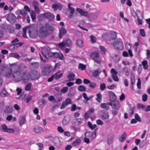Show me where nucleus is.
<instances>
[{
	"label": "nucleus",
	"instance_id": "nucleus-21",
	"mask_svg": "<svg viewBox=\"0 0 150 150\" xmlns=\"http://www.w3.org/2000/svg\"><path fill=\"white\" fill-rule=\"evenodd\" d=\"M101 118L103 119H107L109 118L108 113L107 111H104L101 115Z\"/></svg>",
	"mask_w": 150,
	"mask_h": 150
},
{
	"label": "nucleus",
	"instance_id": "nucleus-31",
	"mask_svg": "<svg viewBox=\"0 0 150 150\" xmlns=\"http://www.w3.org/2000/svg\"><path fill=\"white\" fill-rule=\"evenodd\" d=\"M0 129L4 132H7L8 129L7 126L5 125H1L0 127Z\"/></svg>",
	"mask_w": 150,
	"mask_h": 150
},
{
	"label": "nucleus",
	"instance_id": "nucleus-27",
	"mask_svg": "<svg viewBox=\"0 0 150 150\" xmlns=\"http://www.w3.org/2000/svg\"><path fill=\"white\" fill-rule=\"evenodd\" d=\"M81 142L80 139H78L75 141H73L71 143V144L74 146H77L79 145Z\"/></svg>",
	"mask_w": 150,
	"mask_h": 150
},
{
	"label": "nucleus",
	"instance_id": "nucleus-50",
	"mask_svg": "<svg viewBox=\"0 0 150 150\" xmlns=\"http://www.w3.org/2000/svg\"><path fill=\"white\" fill-rule=\"evenodd\" d=\"M30 16L33 21L36 18V16L34 12L32 11L30 13Z\"/></svg>",
	"mask_w": 150,
	"mask_h": 150
},
{
	"label": "nucleus",
	"instance_id": "nucleus-35",
	"mask_svg": "<svg viewBox=\"0 0 150 150\" xmlns=\"http://www.w3.org/2000/svg\"><path fill=\"white\" fill-rule=\"evenodd\" d=\"M142 64L143 66L144 69H148V66L147 64V62L146 60H144L142 62Z\"/></svg>",
	"mask_w": 150,
	"mask_h": 150
},
{
	"label": "nucleus",
	"instance_id": "nucleus-2",
	"mask_svg": "<svg viewBox=\"0 0 150 150\" xmlns=\"http://www.w3.org/2000/svg\"><path fill=\"white\" fill-rule=\"evenodd\" d=\"M25 28H27V30H28V33L31 38H34L37 36L38 29L37 25L33 24Z\"/></svg>",
	"mask_w": 150,
	"mask_h": 150
},
{
	"label": "nucleus",
	"instance_id": "nucleus-33",
	"mask_svg": "<svg viewBox=\"0 0 150 150\" xmlns=\"http://www.w3.org/2000/svg\"><path fill=\"white\" fill-rule=\"evenodd\" d=\"M9 56L10 57H12L17 59L20 57V56L18 54L16 53H11L9 54Z\"/></svg>",
	"mask_w": 150,
	"mask_h": 150
},
{
	"label": "nucleus",
	"instance_id": "nucleus-62",
	"mask_svg": "<svg viewBox=\"0 0 150 150\" xmlns=\"http://www.w3.org/2000/svg\"><path fill=\"white\" fill-rule=\"evenodd\" d=\"M76 108L77 107L75 104L72 105L71 107V111H75L76 109Z\"/></svg>",
	"mask_w": 150,
	"mask_h": 150
},
{
	"label": "nucleus",
	"instance_id": "nucleus-44",
	"mask_svg": "<svg viewBox=\"0 0 150 150\" xmlns=\"http://www.w3.org/2000/svg\"><path fill=\"white\" fill-rule=\"evenodd\" d=\"M96 96L97 98L96 99L97 101L98 102H100L102 99V95L100 93H98L97 94Z\"/></svg>",
	"mask_w": 150,
	"mask_h": 150
},
{
	"label": "nucleus",
	"instance_id": "nucleus-5",
	"mask_svg": "<svg viewBox=\"0 0 150 150\" xmlns=\"http://www.w3.org/2000/svg\"><path fill=\"white\" fill-rule=\"evenodd\" d=\"M41 52L44 57L46 58H47V55L49 57H51V55L52 54V52H50V48L47 46L42 48Z\"/></svg>",
	"mask_w": 150,
	"mask_h": 150
},
{
	"label": "nucleus",
	"instance_id": "nucleus-64",
	"mask_svg": "<svg viewBox=\"0 0 150 150\" xmlns=\"http://www.w3.org/2000/svg\"><path fill=\"white\" fill-rule=\"evenodd\" d=\"M75 83L78 84H80L82 83V81L80 79L78 78L76 80Z\"/></svg>",
	"mask_w": 150,
	"mask_h": 150
},
{
	"label": "nucleus",
	"instance_id": "nucleus-15",
	"mask_svg": "<svg viewBox=\"0 0 150 150\" xmlns=\"http://www.w3.org/2000/svg\"><path fill=\"white\" fill-rule=\"evenodd\" d=\"M76 11L79 12L82 16H87L88 14L87 11H85L82 9L79 8H77L76 9Z\"/></svg>",
	"mask_w": 150,
	"mask_h": 150
},
{
	"label": "nucleus",
	"instance_id": "nucleus-58",
	"mask_svg": "<svg viewBox=\"0 0 150 150\" xmlns=\"http://www.w3.org/2000/svg\"><path fill=\"white\" fill-rule=\"evenodd\" d=\"M110 72L112 74V75H115L117 74V72L114 69H112L110 71Z\"/></svg>",
	"mask_w": 150,
	"mask_h": 150
},
{
	"label": "nucleus",
	"instance_id": "nucleus-11",
	"mask_svg": "<svg viewBox=\"0 0 150 150\" xmlns=\"http://www.w3.org/2000/svg\"><path fill=\"white\" fill-rule=\"evenodd\" d=\"M52 54L51 55V57H53L55 58H59L60 60H63L64 58V56L62 53L52 52Z\"/></svg>",
	"mask_w": 150,
	"mask_h": 150
},
{
	"label": "nucleus",
	"instance_id": "nucleus-23",
	"mask_svg": "<svg viewBox=\"0 0 150 150\" xmlns=\"http://www.w3.org/2000/svg\"><path fill=\"white\" fill-rule=\"evenodd\" d=\"M60 71H59L55 73L53 75L54 76V79L56 80L59 79L62 77L63 75V73H61L58 74Z\"/></svg>",
	"mask_w": 150,
	"mask_h": 150
},
{
	"label": "nucleus",
	"instance_id": "nucleus-4",
	"mask_svg": "<svg viewBox=\"0 0 150 150\" xmlns=\"http://www.w3.org/2000/svg\"><path fill=\"white\" fill-rule=\"evenodd\" d=\"M40 76V73L36 70H31L28 73V77L31 80H35L38 79Z\"/></svg>",
	"mask_w": 150,
	"mask_h": 150
},
{
	"label": "nucleus",
	"instance_id": "nucleus-20",
	"mask_svg": "<svg viewBox=\"0 0 150 150\" xmlns=\"http://www.w3.org/2000/svg\"><path fill=\"white\" fill-rule=\"evenodd\" d=\"M44 16L48 18L50 20H52L54 18V16L50 13H46L43 14Z\"/></svg>",
	"mask_w": 150,
	"mask_h": 150
},
{
	"label": "nucleus",
	"instance_id": "nucleus-9",
	"mask_svg": "<svg viewBox=\"0 0 150 150\" xmlns=\"http://www.w3.org/2000/svg\"><path fill=\"white\" fill-rule=\"evenodd\" d=\"M72 103L71 100L69 98H67L65 101L62 102V104L60 107L61 109H64L66 106L69 104Z\"/></svg>",
	"mask_w": 150,
	"mask_h": 150
},
{
	"label": "nucleus",
	"instance_id": "nucleus-41",
	"mask_svg": "<svg viewBox=\"0 0 150 150\" xmlns=\"http://www.w3.org/2000/svg\"><path fill=\"white\" fill-rule=\"evenodd\" d=\"M111 38L112 40L115 39L117 37L116 33L114 31H112L111 33Z\"/></svg>",
	"mask_w": 150,
	"mask_h": 150
},
{
	"label": "nucleus",
	"instance_id": "nucleus-56",
	"mask_svg": "<svg viewBox=\"0 0 150 150\" xmlns=\"http://www.w3.org/2000/svg\"><path fill=\"white\" fill-rule=\"evenodd\" d=\"M140 33L143 37H145L146 35L145 31L143 29H142L140 30Z\"/></svg>",
	"mask_w": 150,
	"mask_h": 150
},
{
	"label": "nucleus",
	"instance_id": "nucleus-22",
	"mask_svg": "<svg viewBox=\"0 0 150 150\" xmlns=\"http://www.w3.org/2000/svg\"><path fill=\"white\" fill-rule=\"evenodd\" d=\"M77 46L80 47H83V42L82 40L81 39H78L76 42Z\"/></svg>",
	"mask_w": 150,
	"mask_h": 150
},
{
	"label": "nucleus",
	"instance_id": "nucleus-14",
	"mask_svg": "<svg viewBox=\"0 0 150 150\" xmlns=\"http://www.w3.org/2000/svg\"><path fill=\"white\" fill-rule=\"evenodd\" d=\"M109 105L112 106V103H102L100 105V107L106 110H108L110 108Z\"/></svg>",
	"mask_w": 150,
	"mask_h": 150
},
{
	"label": "nucleus",
	"instance_id": "nucleus-30",
	"mask_svg": "<svg viewBox=\"0 0 150 150\" xmlns=\"http://www.w3.org/2000/svg\"><path fill=\"white\" fill-rule=\"evenodd\" d=\"M101 72V71L100 69L96 70L93 72L92 75L93 77H96L98 76Z\"/></svg>",
	"mask_w": 150,
	"mask_h": 150
},
{
	"label": "nucleus",
	"instance_id": "nucleus-52",
	"mask_svg": "<svg viewBox=\"0 0 150 150\" xmlns=\"http://www.w3.org/2000/svg\"><path fill=\"white\" fill-rule=\"evenodd\" d=\"M90 38L91 39V42H92L93 43L95 42L96 40V38L94 37V36L91 35L90 36Z\"/></svg>",
	"mask_w": 150,
	"mask_h": 150
},
{
	"label": "nucleus",
	"instance_id": "nucleus-40",
	"mask_svg": "<svg viewBox=\"0 0 150 150\" xmlns=\"http://www.w3.org/2000/svg\"><path fill=\"white\" fill-rule=\"evenodd\" d=\"M113 137L112 136H109L108 137L107 139V142L108 144H111L112 142Z\"/></svg>",
	"mask_w": 150,
	"mask_h": 150
},
{
	"label": "nucleus",
	"instance_id": "nucleus-54",
	"mask_svg": "<svg viewBox=\"0 0 150 150\" xmlns=\"http://www.w3.org/2000/svg\"><path fill=\"white\" fill-rule=\"evenodd\" d=\"M135 118L137 121L140 122L141 121V118L138 115L137 113H135L134 115Z\"/></svg>",
	"mask_w": 150,
	"mask_h": 150
},
{
	"label": "nucleus",
	"instance_id": "nucleus-1",
	"mask_svg": "<svg viewBox=\"0 0 150 150\" xmlns=\"http://www.w3.org/2000/svg\"><path fill=\"white\" fill-rule=\"evenodd\" d=\"M10 68L12 71L13 79L16 82L20 81L23 79L25 82H27L29 78L26 75V66L22 64L17 65L15 64H11Z\"/></svg>",
	"mask_w": 150,
	"mask_h": 150
},
{
	"label": "nucleus",
	"instance_id": "nucleus-53",
	"mask_svg": "<svg viewBox=\"0 0 150 150\" xmlns=\"http://www.w3.org/2000/svg\"><path fill=\"white\" fill-rule=\"evenodd\" d=\"M112 77L113 80L115 81H119V79L117 75H112Z\"/></svg>",
	"mask_w": 150,
	"mask_h": 150
},
{
	"label": "nucleus",
	"instance_id": "nucleus-49",
	"mask_svg": "<svg viewBox=\"0 0 150 150\" xmlns=\"http://www.w3.org/2000/svg\"><path fill=\"white\" fill-rule=\"evenodd\" d=\"M59 142V140L58 137H56L54 138L53 143L55 145L58 144Z\"/></svg>",
	"mask_w": 150,
	"mask_h": 150
},
{
	"label": "nucleus",
	"instance_id": "nucleus-32",
	"mask_svg": "<svg viewBox=\"0 0 150 150\" xmlns=\"http://www.w3.org/2000/svg\"><path fill=\"white\" fill-rule=\"evenodd\" d=\"M88 127L92 130L94 129L97 126L96 125V124L92 125L91 122H88Z\"/></svg>",
	"mask_w": 150,
	"mask_h": 150
},
{
	"label": "nucleus",
	"instance_id": "nucleus-37",
	"mask_svg": "<svg viewBox=\"0 0 150 150\" xmlns=\"http://www.w3.org/2000/svg\"><path fill=\"white\" fill-rule=\"evenodd\" d=\"M86 67V65L80 63L79 64L78 68L79 69L81 70H84Z\"/></svg>",
	"mask_w": 150,
	"mask_h": 150
},
{
	"label": "nucleus",
	"instance_id": "nucleus-24",
	"mask_svg": "<svg viewBox=\"0 0 150 150\" xmlns=\"http://www.w3.org/2000/svg\"><path fill=\"white\" fill-rule=\"evenodd\" d=\"M75 76V75L73 73H70L67 75V77L69 79V81H72L74 80L75 79L74 78Z\"/></svg>",
	"mask_w": 150,
	"mask_h": 150
},
{
	"label": "nucleus",
	"instance_id": "nucleus-38",
	"mask_svg": "<svg viewBox=\"0 0 150 150\" xmlns=\"http://www.w3.org/2000/svg\"><path fill=\"white\" fill-rule=\"evenodd\" d=\"M8 94L4 88L1 93L0 96L2 97H5Z\"/></svg>",
	"mask_w": 150,
	"mask_h": 150
},
{
	"label": "nucleus",
	"instance_id": "nucleus-39",
	"mask_svg": "<svg viewBox=\"0 0 150 150\" xmlns=\"http://www.w3.org/2000/svg\"><path fill=\"white\" fill-rule=\"evenodd\" d=\"M31 85L32 83H28L25 86V90L27 91H30V90Z\"/></svg>",
	"mask_w": 150,
	"mask_h": 150
},
{
	"label": "nucleus",
	"instance_id": "nucleus-59",
	"mask_svg": "<svg viewBox=\"0 0 150 150\" xmlns=\"http://www.w3.org/2000/svg\"><path fill=\"white\" fill-rule=\"evenodd\" d=\"M106 87L104 83H102L100 84V89L102 91L104 90Z\"/></svg>",
	"mask_w": 150,
	"mask_h": 150
},
{
	"label": "nucleus",
	"instance_id": "nucleus-45",
	"mask_svg": "<svg viewBox=\"0 0 150 150\" xmlns=\"http://www.w3.org/2000/svg\"><path fill=\"white\" fill-rule=\"evenodd\" d=\"M76 122L77 123L78 125H80L83 122V119L80 118H77L76 119Z\"/></svg>",
	"mask_w": 150,
	"mask_h": 150
},
{
	"label": "nucleus",
	"instance_id": "nucleus-8",
	"mask_svg": "<svg viewBox=\"0 0 150 150\" xmlns=\"http://www.w3.org/2000/svg\"><path fill=\"white\" fill-rule=\"evenodd\" d=\"M52 69L51 66H45L42 71V74L44 76L48 75L50 73Z\"/></svg>",
	"mask_w": 150,
	"mask_h": 150
},
{
	"label": "nucleus",
	"instance_id": "nucleus-18",
	"mask_svg": "<svg viewBox=\"0 0 150 150\" xmlns=\"http://www.w3.org/2000/svg\"><path fill=\"white\" fill-rule=\"evenodd\" d=\"M71 119L70 117L68 115H66L62 121V124L64 125H67L70 121Z\"/></svg>",
	"mask_w": 150,
	"mask_h": 150
},
{
	"label": "nucleus",
	"instance_id": "nucleus-12",
	"mask_svg": "<svg viewBox=\"0 0 150 150\" xmlns=\"http://www.w3.org/2000/svg\"><path fill=\"white\" fill-rule=\"evenodd\" d=\"M6 19L11 23L14 22L16 19V17L14 14L10 13L8 15Z\"/></svg>",
	"mask_w": 150,
	"mask_h": 150
},
{
	"label": "nucleus",
	"instance_id": "nucleus-29",
	"mask_svg": "<svg viewBox=\"0 0 150 150\" xmlns=\"http://www.w3.org/2000/svg\"><path fill=\"white\" fill-rule=\"evenodd\" d=\"M46 103V100L44 99H42L39 100L38 103L41 106L43 107L44 105Z\"/></svg>",
	"mask_w": 150,
	"mask_h": 150
},
{
	"label": "nucleus",
	"instance_id": "nucleus-46",
	"mask_svg": "<svg viewBox=\"0 0 150 150\" xmlns=\"http://www.w3.org/2000/svg\"><path fill=\"white\" fill-rule=\"evenodd\" d=\"M10 1L14 6H16L18 3V0H10Z\"/></svg>",
	"mask_w": 150,
	"mask_h": 150
},
{
	"label": "nucleus",
	"instance_id": "nucleus-3",
	"mask_svg": "<svg viewBox=\"0 0 150 150\" xmlns=\"http://www.w3.org/2000/svg\"><path fill=\"white\" fill-rule=\"evenodd\" d=\"M39 33L40 37L43 38L46 37L50 33V32L47 30L45 25L41 26L40 27Z\"/></svg>",
	"mask_w": 150,
	"mask_h": 150
},
{
	"label": "nucleus",
	"instance_id": "nucleus-10",
	"mask_svg": "<svg viewBox=\"0 0 150 150\" xmlns=\"http://www.w3.org/2000/svg\"><path fill=\"white\" fill-rule=\"evenodd\" d=\"M90 56L97 63L100 64V61L98 59L99 57V55L97 52H95L92 53L91 54Z\"/></svg>",
	"mask_w": 150,
	"mask_h": 150
},
{
	"label": "nucleus",
	"instance_id": "nucleus-28",
	"mask_svg": "<svg viewBox=\"0 0 150 150\" xmlns=\"http://www.w3.org/2000/svg\"><path fill=\"white\" fill-rule=\"evenodd\" d=\"M19 121L20 125L21 126L25 123V118L23 116H21L19 118Z\"/></svg>",
	"mask_w": 150,
	"mask_h": 150
},
{
	"label": "nucleus",
	"instance_id": "nucleus-13",
	"mask_svg": "<svg viewBox=\"0 0 150 150\" xmlns=\"http://www.w3.org/2000/svg\"><path fill=\"white\" fill-rule=\"evenodd\" d=\"M108 94L110 97V100L111 102H114L116 101V97L115 93L112 91H109Z\"/></svg>",
	"mask_w": 150,
	"mask_h": 150
},
{
	"label": "nucleus",
	"instance_id": "nucleus-48",
	"mask_svg": "<svg viewBox=\"0 0 150 150\" xmlns=\"http://www.w3.org/2000/svg\"><path fill=\"white\" fill-rule=\"evenodd\" d=\"M16 44H13L8 47V48L11 50H14L18 47V46H16Z\"/></svg>",
	"mask_w": 150,
	"mask_h": 150
},
{
	"label": "nucleus",
	"instance_id": "nucleus-16",
	"mask_svg": "<svg viewBox=\"0 0 150 150\" xmlns=\"http://www.w3.org/2000/svg\"><path fill=\"white\" fill-rule=\"evenodd\" d=\"M112 103V108L115 110H118L120 107V103L118 101H115Z\"/></svg>",
	"mask_w": 150,
	"mask_h": 150
},
{
	"label": "nucleus",
	"instance_id": "nucleus-7",
	"mask_svg": "<svg viewBox=\"0 0 150 150\" xmlns=\"http://www.w3.org/2000/svg\"><path fill=\"white\" fill-rule=\"evenodd\" d=\"M30 9L29 7L27 6H24V9L23 10H18L17 12L18 14H21V15L25 16L27 14V12H30Z\"/></svg>",
	"mask_w": 150,
	"mask_h": 150
},
{
	"label": "nucleus",
	"instance_id": "nucleus-55",
	"mask_svg": "<svg viewBox=\"0 0 150 150\" xmlns=\"http://www.w3.org/2000/svg\"><path fill=\"white\" fill-rule=\"evenodd\" d=\"M72 44V42L71 40L69 39H67L66 41V44L68 46H70Z\"/></svg>",
	"mask_w": 150,
	"mask_h": 150
},
{
	"label": "nucleus",
	"instance_id": "nucleus-42",
	"mask_svg": "<svg viewBox=\"0 0 150 150\" xmlns=\"http://www.w3.org/2000/svg\"><path fill=\"white\" fill-rule=\"evenodd\" d=\"M31 64L33 65L34 68L36 69L39 66V64L38 62H33L31 63Z\"/></svg>",
	"mask_w": 150,
	"mask_h": 150
},
{
	"label": "nucleus",
	"instance_id": "nucleus-25",
	"mask_svg": "<svg viewBox=\"0 0 150 150\" xmlns=\"http://www.w3.org/2000/svg\"><path fill=\"white\" fill-rule=\"evenodd\" d=\"M68 9L69 10V11L70 13L69 17V18H71L73 16V14L75 12V9L73 7L69 8Z\"/></svg>",
	"mask_w": 150,
	"mask_h": 150
},
{
	"label": "nucleus",
	"instance_id": "nucleus-63",
	"mask_svg": "<svg viewBox=\"0 0 150 150\" xmlns=\"http://www.w3.org/2000/svg\"><path fill=\"white\" fill-rule=\"evenodd\" d=\"M96 86V84L94 83H90V84L89 85V86L90 88H94Z\"/></svg>",
	"mask_w": 150,
	"mask_h": 150
},
{
	"label": "nucleus",
	"instance_id": "nucleus-47",
	"mask_svg": "<svg viewBox=\"0 0 150 150\" xmlns=\"http://www.w3.org/2000/svg\"><path fill=\"white\" fill-rule=\"evenodd\" d=\"M32 99V96L31 95H29L24 100V101L27 103H28Z\"/></svg>",
	"mask_w": 150,
	"mask_h": 150
},
{
	"label": "nucleus",
	"instance_id": "nucleus-17",
	"mask_svg": "<svg viewBox=\"0 0 150 150\" xmlns=\"http://www.w3.org/2000/svg\"><path fill=\"white\" fill-rule=\"evenodd\" d=\"M59 37L60 39L62 38V36L65 34L67 33V30L64 28L62 27L59 30Z\"/></svg>",
	"mask_w": 150,
	"mask_h": 150
},
{
	"label": "nucleus",
	"instance_id": "nucleus-61",
	"mask_svg": "<svg viewBox=\"0 0 150 150\" xmlns=\"http://www.w3.org/2000/svg\"><path fill=\"white\" fill-rule=\"evenodd\" d=\"M94 110L93 108L89 109L86 112L89 115L93 113L94 112Z\"/></svg>",
	"mask_w": 150,
	"mask_h": 150
},
{
	"label": "nucleus",
	"instance_id": "nucleus-36",
	"mask_svg": "<svg viewBox=\"0 0 150 150\" xmlns=\"http://www.w3.org/2000/svg\"><path fill=\"white\" fill-rule=\"evenodd\" d=\"M33 130L35 132L39 133L42 131V128L40 127H36L34 128Z\"/></svg>",
	"mask_w": 150,
	"mask_h": 150
},
{
	"label": "nucleus",
	"instance_id": "nucleus-43",
	"mask_svg": "<svg viewBox=\"0 0 150 150\" xmlns=\"http://www.w3.org/2000/svg\"><path fill=\"white\" fill-rule=\"evenodd\" d=\"M78 89L80 91L83 92L86 91V88L85 86L80 85L78 87Z\"/></svg>",
	"mask_w": 150,
	"mask_h": 150
},
{
	"label": "nucleus",
	"instance_id": "nucleus-60",
	"mask_svg": "<svg viewBox=\"0 0 150 150\" xmlns=\"http://www.w3.org/2000/svg\"><path fill=\"white\" fill-rule=\"evenodd\" d=\"M68 87L67 86L64 87L61 89V91L62 93H65L68 91Z\"/></svg>",
	"mask_w": 150,
	"mask_h": 150
},
{
	"label": "nucleus",
	"instance_id": "nucleus-51",
	"mask_svg": "<svg viewBox=\"0 0 150 150\" xmlns=\"http://www.w3.org/2000/svg\"><path fill=\"white\" fill-rule=\"evenodd\" d=\"M93 134L91 132H86L84 133L85 137H90L92 136Z\"/></svg>",
	"mask_w": 150,
	"mask_h": 150
},
{
	"label": "nucleus",
	"instance_id": "nucleus-26",
	"mask_svg": "<svg viewBox=\"0 0 150 150\" xmlns=\"http://www.w3.org/2000/svg\"><path fill=\"white\" fill-rule=\"evenodd\" d=\"M12 74V69H8L6 70L5 75L7 78H9L11 77Z\"/></svg>",
	"mask_w": 150,
	"mask_h": 150
},
{
	"label": "nucleus",
	"instance_id": "nucleus-57",
	"mask_svg": "<svg viewBox=\"0 0 150 150\" xmlns=\"http://www.w3.org/2000/svg\"><path fill=\"white\" fill-rule=\"evenodd\" d=\"M141 82L140 78H139L138 79L137 83V88L138 89H140L141 88Z\"/></svg>",
	"mask_w": 150,
	"mask_h": 150
},
{
	"label": "nucleus",
	"instance_id": "nucleus-34",
	"mask_svg": "<svg viewBox=\"0 0 150 150\" xmlns=\"http://www.w3.org/2000/svg\"><path fill=\"white\" fill-rule=\"evenodd\" d=\"M45 26H46L47 30L50 32V31H52L54 30V28L52 26L49 25L48 24L46 23L45 24Z\"/></svg>",
	"mask_w": 150,
	"mask_h": 150
},
{
	"label": "nucleus",
	"instance_id": "nucleus-19",
	"mask_svg": "<svg viewBox=\"0 0 150 150\" xmlns=\"http://www.w3.org/2000/svg\"><path fill=\"white\" fill-rule=\"evenodd\" d=\"M127 137L126 133L125 132H124L123 134H121L119 136V141L121 142H123L126 139Z\"/></svg>",
	"mask_w": 150,
	"mask_h": 150
},
{
	"label": "nucleus",
	"instance_id": "nucleus-6",
	"mask_svg": "<svg viewBox=\"0 0 150 150\" xmlns=\"http://www.w3.org/2000/svg\"><path fill=\"white\" fill-rule=\"evenodd\" d=\"M113 45L117 50H122L124 48L123 44L121 40L115 41L113 43Z\"/></svg>",
	"mask_w": 150,
	"mask_h": 150
}]
</instances>
